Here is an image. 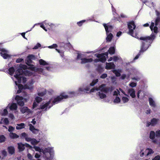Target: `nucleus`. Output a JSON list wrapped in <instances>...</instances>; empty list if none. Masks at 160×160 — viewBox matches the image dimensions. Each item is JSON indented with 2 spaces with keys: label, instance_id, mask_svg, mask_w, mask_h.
Instances as JSON below:
<instances>
[{
  "label": "nucleus",
  "instance_id": "nucleus-34",
  "mask_svg": "<svg viewBox=\"0 0 160 160\" xmlns=\"http://www.w3.org/2000/svg\"><path fill=\"white\" fill-rule=\"evenodd\" d=\"M8 113V111L7 109H5L2 112H1V114L2 116H5Z\"/></svg>",
  "mask_w": 160,
  "mask_h": 160
},
{
  "label": "nucleus",
  "instance_id": "nucleus-46",
  "mask_svg": "<svg viewBox=\"0 0 160 160\" xmlns=\"http://www.w3.org/2000/svg\"><path fill=\"white\" fill-rule=\"evenodd\" d=\"M119 93V91L118 89H116L114 92L113 95L117 96Z\"/></svg>",
  "mask_w": 160,
  "mask_h": 160
},
{
  "label": "nucleus",
  "instance_id": "nucleus-22",
  "mask_svg": "<svg viewBox=\"0 0 160 160\" xmlns=\"http://www.w3.org/2000/svg\"><path fill=\"white\" fill-rule=\"evenodd\" d=\"M149 100L150 105L151 107H156V105L155 102L152 98H149Z\"/></svg>",
  "mask_w": 160,
  "mask_h": 160
},
{
  "label": "nucleus",
  "instance_id": "nucleus-2",
  "mask_svg": "<svg viewBox=\"0 0 160 160\" xmlns=\"http://www.w3.org/2000/svg\"><path fill=\"white\" fill-rule=\"evenodd\" d=\"M155 38V35L154 34H152L151 37H141L140 38V40H142L143 41L142 42V45L141 47V49L140 52H143L146 51L148 48V44L144 45L145 43H147L148 40H153Z\"/></svg>",
  "mask_w": 160,
  "mask_h": 160
},
{
  "label": "nucleus",
  "instance_id": "nucleus-5",
  "mask_svg": "<svg viewBox=\"0 0 160 160\" xmlns=\"http://www.w3.org/2000/svg\"><path fill=\"white\" fill-rule=\"evenodd\" d=\"M96 90L101 91L100 92H98V95L100 98H104L106 97V95L102 93V92H106L108 90V88L105 87V85L102 84L98 88H96Z\"/></svg>",
  "mask_w": 160,
  "mask_h": 160
},
{
  "label": "nucleus",
  "instance_id": "nucleus-21",
  "mask_svg": "<svg viewBox=\"0 0 160 160\" xmlns=\"http://www.w3.org/2000/svg\"><path fill=\"white\" fill-rule=\"evenodd\" d=\"M114 65L112 62L107 63L106 64V68L107 69H110L114 68Z\"/></svg>",
  "mask_w": 160,
  "mask_h": 160
},
{
  "label": "nucleus",
  "instance_id": "nucleus-55",
  "mask_svg": "<svg viewBox=\"0 0 160 160\" xmlns=\"http://www.w3.org/2000/svg\"><path fill=\"white\" fill-rule=\"evenodd\" d=\"M23 59L22 58H18L16 60V62L19 63L23 61Z\"/></svg>",
  "mask_w": 160,
  "mask_h": 160
},
{
  "label": "nucleus",
  "instance_id": "nucleus-49",
  "mask_svg": "<svg viewBox=\"0 0 160 160\" xmlns=\"http://www.w3.org/2000/svg\"><path fill=\"white\" fill-rule=\"evenodd\" d=\"M160 159V157L159 155L156 156L152 160H159Z\"/></svg>",
  "mask_w": 160,
  "mask_h": 160
},
{
  "label": "nucleus",
  "instance_id": "nucleus-31",
  "mask_svg": "<svg viewBox=\"0 0 160 160\" xmlns=\"http://www.w3.org/2000/svg\"><path fill=\"white\" fill-rule=\"evenodd\" d=\"M39 142V141L34 138L32 139L31 142V144L32 145H35L38 143Z\"/></svg>",
  "mask_w": 160,
  "mask_h": 160
},
{
  "label": "nucleus",
  "instance_id": "nucleus-43",
  "mask_svg": "<svg viewBox=\"0 0 160 160\" xmlns=\"http://www.w3.org/2000/svg\"><path fill=\"white\" fill-rule=\"evenodd\" d=\"M98 81V79H96L93 80L92 82L90 83V85L91 86H94L97 82Z\"/></svg>",
  "mask_w": 160,
  "mask_h": 160
},
{
  "label": "nucleus",
  "instance_id": "nucleus-48",
  "mask_svg": "<svg viewBox=\"0 0 160 160\" xmlns=\"http://www.w3.org/2000/svg\"><path fill=\"white\" fill-rule=\"evenodd\" d=\"M120 59V58L119 57L115 56L113 58V60L114 61H116L118 60H119Z\"/></svg>",
  "mask_w": 160,
  "mask_h": 160
},
{
  "label": "nucleus",
  "instance_id": "nucleus-51",
  "mask_svg": "<svg viewBox=\"0 0 160 160\" xmlns=\"http://www.w3.org/2000/svg\"><path fill=\"white\" fill-rule=\"evenodd\" d=\"M40 26V27L42 28L43 29H44L46 31H47V30L45 28V27L44 26L43 24V23H39Z\"/></svg>",
  "mask_w": 160,
  "mask_h": 160
},
{
  "label": "nucleus",
  "instance_id": "nucleus-52",
  "mask_svg": "<svg viewBox=\"0 0 160 160\" xmlns=\"http://www.w3.org/2000/svg\"><path fill=\"white\" fill-rule=\"evenodd\" d=\"M41 46V45L39 43H38L37 45L35 46L33 48V49H36L38 48V47H39Z\"/></svg>",
  "mask_w": 160,
  "mask_h": 160
},
{
  "label": "nucleus",
  "instance_id": "nucleus-30",
  "mask_svg": "<svg viewBox=\"0 0 160 160\" xmlns=\"http://www.w3.org/2000/svg\"><path fill=\"white\" fill-rule=\"evenodd\" d=\"M109 53L111 54H114L115 52V48L114 47H111L109 48L108 50Z\"/></svg>",
  "mask_w": 160,
  "mask_h": 160
},
{
  "label": "nucleus",
  "instance_id": "nucleus-26",
  "mask_svg": "<svg viewBox=\"0 0 160 160\" xmlns=\"http://www.w3.org/2000/svg\"><path fill=\"white\" fill-rule=\"evenodd\" d=\"M107 37L106 38V40L107 42H110L112 37V35L111 33H107Z\"/></svg>",
  "mask_w": 160,
  "mask_h": 160
},
{
  "label": "nucleus",
  "instance_id": "nucleus-8",
  "mask_svg": "<svg viewBox=\"0 0 160 160\" xmlns=\"http://www.w3.org/2000/svg\"><path fill=\"white\" fill-rule=\"evenodd\" d=\"M108 53L107 52H105V53H102L101 54H98L97 55V57L99 59L95 60V62H97L99 61L102 62H105L106 59V58L108 57Z\"/></svg>",
  "mask_w": 160,
  "mask_h": 160
},
{
  "label": "nucleus",
  "instance_id": "nucleus-16",
  "mask_svg": "<svg viewBox=\"0 0 160 160\" xmlns=\"http://www.w3.org/2000/svg\"><path fill=\"white\" fill-rule=\"evenodd\" d=\"M8 108L11 110L16 111L18 107L16 104L15 103H12L9 104L7 107Z\"/></svg>",
  "mask_w": 160,
  "mask_h": 160
},
{
  "label": "nucleus",
  "instance_id": "nucleus-29",
  "mask_svg": "<svg viewBox=\"0 0 160 160\" xmlns=\"http://www.w3.org/2000/svg\"><path fill=\"white\" fill-rule=\"evenodd\" d=\"M39 62L40 64L42 65H46L48 64V62L42 59H40L39 60Z\"/></svg>",
  "mask_w": 160,
  "mask_h": 160
},
{
  "label": "nucleus",
  "instance_id": "nucleus-33",
  "mask_svg": "<svg viewBox=\"0 0 160 160\" xmlns=\"http://www.w3.org/2000/svg\"><path fill=\"white\" fill-rule=\"evenodd\" d=\"M34 58V56L33 55H29L28 57V60L27 62V64H28V63H30L31 62V59H32Z\"/></svg>",
  "mask_w": 160,
  "mask_h": 160
},
{
  "label": "nucleus",
  "instance_id": "nucleus-15",
  "mask_svg": "<svg viewBox=\"0 0 160 160\" xmlns=\"http://www.w3.org/2000/svg\"><path fill=\"white\" fill-rule=\"evenodd\" d=\"M103 25L107 33H109V32H110L111 31V30L113 28L112 26L110 25L108 23L107 24H106L104 23Z\"/></svg>",
  "mask_w": 160,
  "mask_h": 160
},
{
  "label": "nucleus",
  "instance_id": "nucleus-3",
  "mask_svg": "<svg viewBox=\"0 0 160 160\" xmlns=\"http://www.w3.org/2000/svg\"><path fill=\"white\" fill-rule=\"evenodd\" d=\"M23 70L22 69L19 68L15 72V74L14 75V77L18 80L19 83H21L22 82H25L26 81V78L24 77V75L22 74Z\"/></svg>",
  "mask_w": 160,
  "mask_h": 160
},
{
  "label": "nucleus",
  "instance_id": "nucleus-6",
  "mask_svg": "<svg viewBox=\"0 0 160 160\" xmlns=\"http://www.w3.org/2000/svg\"><path fill=\"white\" fill-rule=\"evenodd\" d=\"M33 148L35 149L36 151H38L39 152H42L43 153H45L46 152H48L51 154L53 152V149L50 148H46L45 149L43 150V149L40 148L39 147L37 146H34Z\"/></svg>",
  "mask_w": 160,
  "mask_h": 160
},
{
  "label": "nucleus",
  "instance_id": "nucleus-64",
  "mask_svg": "<svg viewBox=\"0 0 160 160\" xmlns=\"http://www.w3.org/2000/svg\"><path fill=\"white\" fill-rule=\"evenodd\" d=\"M40 157V155L38 153H36V154L35 156V157L36 158H39Z\"/></svg>",
  "mask_w": 160,
  "mask_h": 160
},
{
  "label": "nucleus",
  "instance_id": "nucleus-14",
  "mask_svg": "<svg viewBox=\"0 0 160 160\" xmlns=\"http://www.w3.org/2000/svg\"><path fill=\"white\" fill-rule=\"evenodd\" d=\"M158 119L153 118L151 120V122H147L146 126L148 127L150 125L152 126H154L158 123Z\"/></svg>",
  "mask_w": 160,
  "mask_h": 160
},
{
  "label": "nucleus",
  "instance_id": "nucleus-50",
  "mask_svg": "<svg viewBox=\"0 0 160 160\" xmlns=\"http://www.w3.org/2000/svg\"><path fill=\"white\" fill-rule=\"evenodd\" d=\"M25 139V140H26V141H27V142H31V141L32 139V138H28V137H26Z\"/></svg>",
  "mask_w": 160,
  "mask_h": 160
},
{
  "label": "nucleus",
  "instance_id": "nucleus-24",
  "mask_svg": "<svg viewBox=\"0 0 160 160\" xmlns=\"http://www.w3.org/2000/svg\"><path fill=\"white\" fill-rule=\"evenodd\" d=\"M17 126L16 127V128L17 130H19L22 129L24 128L25 124L24 123H21L17 124Z\"/></svg>",
  "mask_w": 160,
  "mask_h": 160
},
{
  "label": "nucleus",
  "instance_id": "nucleus-10",
  "mask_svg": "<svg viewBox=\"0 0 160 160\" xmlns=\"http://www.w3.org/2000/svg\"><path fill=\"white\" fill-rule=\"evenodd\" d=\"M82 54L78 53V56H77V59H81V62L82 64H85L86 63H88L89 62H91L92 61L93 59L92 58H89L87 59L86 58H82Z\"/></svg>",
  "mask_w": 160,
  "mask_h": 160
},
{
  "label": "nucleus",
  "instance_id": "nucleus-41",
  "mask_svg": "<svg viewBox=\"0 0 160 160\" xmlns=\"http://www.w3.org/2000/svg\"><path fill=\"white\" fill-rule=\"evenodd\" d=\"M46 92V90H44V91H43L42 92H39L38 93V95L41 96H44Z\"/></svg>",
  "mask_w": 160,
  "mask_h": 160
},
{
  "label": "nucleus",
  "instance_id": "nucleus-53",
  "mask_svg": "<svg viewBox=\"0 0 160 160\" xmlns=\"http://www.w3.org/2000/svg\"><path fill=\"white\" fill-rule=\"evenodd\" d=\"M107 75L106 74H102L100 77V78H104L106 77H107Z\"/></svg>",
  "mask_w": 160,
  "mask_h": 160
},
{
  "label": "nucleus",
  "instance_id": "nucleus-63",
  "mask_svg": "<svg viewBox=\"0 0 160 160\" xmlns=\"http://www.w3.org/2000/svg\"><path fill=\"white\" fill-rule=\"evenodd\" d=\"M26 72H27V73H26V74L27 75H28V76H30L32 75V74L31 73V72H30L28 70L26 71Z\"/></svg>",
  "mask_w": 160,
  "mask_h": 160
},
{
  "label": "nucleus",
  "instance_id": "nucleus-32",
  "mask_svg": "<svg viewBox=\"0 0 160 160\" xmlns=\"http://www.w3.org/2000/svg\"><path fill=\"white\" fill-rule=\"evenodd\" d=\"M14 71V69L13 67L10 68L9 69V74L11 75H12Z\"/></svg>",
  "mask_w": 160,
  "mask_h": 160
},
{
  "label": "nucleus",
  "instance_id": "nucleus-20",
  "mask_svg": "<svg viewBox=\"0 0 160 160\" xmlns=\"http://www.w3.org/2000/svg\"><path fill=\"white\" fill-rule=\"evenodd\" d=\"M29 68L30 69L35 71H38L39 72H42L43 70V69L41 68H36L33 67V65L31 66Z\"/></svg>",
  "mask_w": 160,
  "mask_h": 160
},
{
  "label": "nucleus",
  "instance_id": "nucleus-60",
  "mask_svg": "<svg viewBox=\"0 0 160 160\" xmlns=\"http://www.w3.org/2000/svg\"><path fill=\"white\" fill-rule=\"evenodd\" d=\"M142 150H141V152L140 153V156L141 157H142L144 155V152H142Z\"/></svg>",
  "mask_w": 160,
  "mask_h": 160
},
{
  "label": "nucleus",
  "instance_id": "nucleus-56",
  "mask_svg": "<svg viewBox=\"0 0 160 160\" xmlns=\"http://www.w3.org/2000/svg\"><path fill=\"white\" fill-rule=\"evenodd\" d=\"M21 135L22 137H25V138H26V137H27V134H26V133L25 132L22 133V134Z\"/></svg>",
  "mask_w": 160,
  "mask_h": 160
},
{
  "label": "nucleus",
  "instance_id": "nucleus-28",
  "mask_svg": "<svg viewBox=\"0 0 160 160\" xmlns=\"http://www.w3.org/2000/svg\"><path fill=\"white\" fill-rule=\"evenodd\" d=\"M8 151L9 153L13 154L14 152V149L13 147H9L8 148Z\"/></svg>",
  "mask_w": 160,
  "mask_h": 160
},
{
  "label": "nucleus",
  "instance_id": "nucleus-17",
  "mask_svg": "<svg viewBox=\"0 0 160 160\" xmlns=\"http://www.w3.org/2000/svg\"><path fill=\"white\" fill-rule=\"evenodd\" d=\"M29 129L33 133L35 134H37L38 133L39 130L35 128L34 127L32 126V124H29Z\"/></svg>",
  "mask_w": 160,
  "mask_h": 160
},
{
  "label": "nucleus",
  "instance_id": "nucleus-58",
  "mask_svg": "<svg viewBox=\"0 0 160 160\" xmlns=\"http://www.w3.org/2000/svg\"><path fill=\"white\" fill-rule=\"evenodd\" d=\"M2 154L4 156H6L7 154V152L5 150H3L2 151Z\"/></svg>",
  "mask_w": 160,
  "mask_h": 160
},
{
  "label": "nucleus",
  "instance_id": "nucleus-18",
  "mask_svg": "<svg viewBox=\"0 0 160 160\" xmlns=\"http://www.w3.org/2000/svg\"><path fill=\"white\" fill-rule=\"evenodd\" d=\"M135 93V91L133 88L128 89V93L132 98H134L136 97Z\"/></svg>",
  "mask_w": 160,
  "mask_h": 160
},
{
  "label": "nucleus",
  "instance_id": "nucleus-35",
  "mask_svg": "<svg viewBox=\"0 0 160 160\" xmlns=\"http://www.w3.org/2000/svg\"><path fill=\"white\" fill-rule=\"evenodd\" d=\"M79 90L80 92H82L83 93H85V91H88L89 90V88H87L86 89H84L83 88H79Z\"/></svg>",
  "mask_w": 160,
  "mask_h": 160
},
{
  "label": "nucleus",
  "instance_id": "nucleus-54",
  "mask_svg": "<svg viewBox=\"0 0 160 160\" xmlns=\"http://www.w3.org/2000/svg\"><path fill=\"white\" fill-rule=\"evenodd\" d=\"M37 102L34 101L33 104V108H34L37 106Z\"/></svg>",
  "mask_w": 160,
  "mask_h": 160
},
{
  "label": "nucleus",
  "instance_id": "nucleus-36",
  "mask_svg": "<svg viewBox=\"0 0 160 160\" xmlns=\"http://www.w3.org/2000/svg\"><path fill=\"white\" fill-rule=\"evenodd\" d=\"M2 119H3V123H4L6 125L8 124L9 123V121L7 118H2Z\"/></svg>",
  "mask_w": 160,
  "mask_h": 160
},
{
  "label": "nucleus",
  "instance_id": "nucleus-57",
  "mask_svg": "<svg viewBox=\"0 0 160 160\" xmlns=\"http://www.w3.org/2000/svg\"><path fill=\"white\" fill-rule=\"evenodd\" d=\"M9 117L12 119H13L14 118V116L13 114H10L9 115Z\"/></svg>",
  "mask_w": 160,
  "mask_h": 160
},
{
  "label": "nucleus",
  "instance_id": "nucleus-25",
  "mask_svg": "<svg viewBox=\"0 0 160 160\" xmlns=\"http://www.w3.org/2000/svg\"><path fill=\"white\" fill-rule=\"evenodd\" d=\"M9 136L12 139L17 138L19 137L18 135L13 132H10L9 134Z\"/></svg>",
  "mask_w": 160,
  "mask_h": 160
},
{
  "label": "nucleus",
  "instance_id": "nucleus-62",
  "mask_svg": "<svg viewBox=\"0 0 160 160\" xmlns=\"http://www.w3.org/2000/svg\"><path fill=\"white\" fill-rule=\"evenodd\" d=\"M85 22V21H83H83H80V22H78L77 23V24H78L79 26H80L81 25V24H82V22Z\"/></svg>",
  "mask_w": 160,
  "mask_h": 160
},
{
  "label": "nucleus",
  "instance_id": "nucleus-39",
  "mask_svg": "<svg viewBox=\"0 0 160 160\" xmlns=\"http://www.w3.org/2000/svg\"><path fill=\"white\" fill-rule=\"evenodd\" d=\"M113 72L118 77L120 76V71H118L117 70H114L113 71Z\"/></svg>",
  "mask_w": 160,
  "mask_h": 160
},
{
  "label": "nucleus",
  "instance_id": "nucleus-61",
  "mask_svg": "<svg viewBox=\"0 0 160 160\" xmlns=\"http://www.w3.org/2000/svg\"><path fill=\"white\" fill-rule=\"evenodd\" d=\"M119 91H121L122 92L123 94H124L125 95H126L125 93V92L121 88H119Z\"/></svg>",
  "mask_w": 160,
  "mask_h": 160
},
{
  "label": "nucleus",
  "instance_id": "nucleus-47",
  "mask_svg": "<svg viewBox=\"0 0 160 160\" xmlns=\"http://www.w3.org/2000/svg\"><path fill=\"white\" fill-rule=\"evenodd\" d=\"M57 47H58V45L56 44H54L51 46H49L48 47V48H57Z\"/></svg>",
  "mask_w": 160,
  "mask_h": 160
},
{
  "label": "nucleus",
  "instance_id": "nucleus-1",
  "mask_svg": "<svg viewBox=\"0 0 160 160\" xmlns=\"http://www.w3.org/2000/svg\"><path fill=\"white\" fill-rule=\"evenodd\" d=\"M68 97V96L66 95L65 93H62L56 98H52L48 102L45 103H43L40 106V109L46 110L47 109L50 108L52 106L51 102L53 104L57 103L63 99H66Z\"/></svg>",
  "mask_w": 160,
  "mask_h": 160
},
{
  "label": "nucleus",
  "instance_id": "nucleus-23",
  "mask_svg": "<svg viewBox=\"0 0 160 160\" xmlns=\"http://www.w3.org/2000/svg\"><path fill=\"white\" fill-rule=\"evenodd\" d=\"M144 152L145 154L146 155V156H148L149 155L153 153V152L151 149L149 148H147L145 150Z\"/></svg>",
  "mask_w": 160,
  "mask_h": 160
},
{
  "label": "nucleus",
  "instance_id": "nucleus-44",
  "mask_svg": "<svg viewBox=\"0 0 160 160\" xmlns=\"http://www.w3.org/2000/svg\"><path fill=\"white\" fill-rule=\"evenodd\" d=\"M15 128L12 126H9L8 127V131L9 132H12L14 131Z\"/></svg>",
  "mask_w": 160,
  "mask_h": 160
},
{
  "label": "nucleus",
  "instance_id": "nucleus-45",
  "mask_svg": "<svg viewBox=\"0 0 160 160\" xmlns=\"http://www.w3.org/2000/svg\"><path fill=\"white\" fill-rule=\"evenodd\" d=\"M137 84L136 83L132 82L129 84V86L132 87H134L136 86Z\"/></svg>",
  "mask_w": 160,
  "mask_h": 160
},
{
  "label": "nucleus",
  "instance_id": "nucleus-27",
  "mask_svg": "<svg viewBox=\"0 0 160 160\" xmlns=\"http://www.w3.org/2000/svg\"><path fill=\"white\" fill-rule=\"evenodd\" d=\"M18 148L20 151H22L25 148V144H22V143H19L18 144Z\"/></svg>",
  "mask_w": 160,
  "mask_h": 160
},
{
  "label": "nucleus",
  "instance_id": "nucleus-42",
  "mask_svg": "<svg viewBox=\"0 0 160 160\" xmlns=\"http://www.w3.org/2000/svg\"><path fill=\"white\" fill-rule=\"evenodd\" d=\"M120 98L117 97H116L115 99L114 100V102L118 103L120 102Z\"/></svg>",
  "mask_w": 160,
  "mask_h": 160
},
{
  "label": "nucleus",
  "instance_id": "nucleus-12",
  "mask_svg": "<svg viewBox=\"0 0 160 160\" xmlns=\"http://www.w3.org/2000/svg\"><path fill=\"white\" fill-rule=\"evenodd\" d=\"M0 50L1 52H0V54L4 58L7 59L10 57V56L8 53V51L6 50L5 49L2 48Z\"/></svg>",
  "mask_w": 160,
  "mask_h": 160
},
{
  "label": "nucleus",
  "instance_id": "nucleus-38",
  "mask_svg": "<svg viewBox=\"0 0 160 160\" xmlns=\"http://www.w3.org/2000/svg\"><path fill=\"white\" fill-rule=\"evenodd\" d=\"M122 100L124 103H125L127 102L128 101L129 99L127 97H123L122 98Z\"/></svg>",
  "mask_w": 160,
  "mask_h": 160
},
{
  "label": "nucleus",
  "instance_id": "nucleus-13",
  "mask_svg": "<svg viewBox=\"0 0 160 160\" xmlns=\"http://www.w3.org/2000/svg\"><path fill=\"white\" fill-rule=\"evenodd\" d=\"M156 136V133L153 131H151L150 132L149 137L152 140V142L157 144H159L158 143L156 139L155 138V136Z\"/></svg>",
  "mask_w": 160,
  "mask_h": 160
},
{
  "label": "nucleus",
  "instance_id": "nucleus-11",
  "mask_svg": "<svg viewBox=\"0 0 160 160\" xmlns=\"http://www.w3.org/2000/svg\"><path fill=\"white\" fill-rule=\"evenodd\" d=\"M15 99L17 101L18 104L21 106H23L24 104L23 101L26 102L27 100L26 99H24L22 97L18 96H17Z\"/></svg>",
  "mask_w": 160,
  "mask_h": 160
},
{
  "label": "nucleus",
  "instance_id": "nucleus-40",
  "mask_svg": "<svg viewBox=\"0 0 160 160\" xmlns=\"http://www.w3.org/2000/svg\"><path fill=\"white\" fill-rule=\"evenodd\" d=\"M5 138L3 135H1L0 136V142H2L5 141Z\"/></svg>",
  "mask_w": 160,
  "mask_h": 160
},
{
  "label": "nucleus",
  "instance_id": "nucleus-59",
  "mask_svg": "<svg viewBox=\"0 0 160 160\" xmlns=\"http://www.w3.org/2000/svg\"><path fill=\"white\" fill-rule=\"evenodd\" d=\"M25 146H26L27 147H28L30 148H32V147L27 143H25Z\"/></svg>",
  "mask_w": 160,
  "mask_h": 160
},
{
  "label": "nucleus",
  "instance_id": "nucleus-37",
  "mask_svg": "<svg viewBox=\"0 0 160 160\" xmlns=\"http://www.w3.org/2000/svg\"><path fill=\"white\" fill-rule=\"evenodd\" d=\"M35 99V101L37 103H39L42 100V98L39 97H36Z\"/></svg>",
  "mask_w": 160,
  "mask_h": 160
},
{
  "label": "nucleus",
  "instance_id": "nucleus-9",
  "mask_svg": "<svg viewBox=\"0 0 160 160\" xmlns=\"http://www.w3.org/2000/svg\"><path fill=\"white\" fill-rule=\"evenodd\" d=\"M160 21V18L159 17H158L156 18L155 20V26L153 28V27L154 26V22H152L151 23V25L150 27V28L151 29L152 31L153 30V32L155 33H157L158 32V28L157 27V26L158 24V23Z\"/></svg>",
  "mask_w": 160,
  "mask_h": 160
},
{
  "label": "nucleus",
  "instance_id": "nucleus-19",
  "mask_svg": "<svg viewBox=\"0 0 160 160\" xmlns=\"http://www.w3.org/2000/svg\"><path fill=\"white\" fill-rule=\"evenodd\" d=\"M20 111L22 113H24L25 112L27 113H29L31 112V110L29 109L28 108L26 107H24L21 108Z\"/></svg>",
  "mask_w": 160,
  "mask_h": 160
},
{
  "label": "nucleus",
  "instance_id": "nucleus-7",
  "mask_svg": "<svg viewBox=\"0 0 160 160\" xmlns=\"http://www.w3.org/2000/svg\"><path fill=\"white\" fill-rule=\"evenodd\" d=\"M33 82H32L30 84H26L24 86H23L21 84H19L18 85V88L19 90L17 91V93H20L22 92V90L24 89H32L33 88V86L32 84Z\"/></svg>",
  "mask_w": 160,
  "mask_h": 160
},
{
  "label": "nucleus",
  "instance_id": "nucleus-4",
  "mask_svg": "<svg viewBox=\"0 0 160 160\" xmlns=\"http://www.w3.org/2000/svg\"><path fill=\"white\" fill-rule=\"evenodd\" d=\"M128 27L129 29L128 33L132 36L139 38L138 34L137 33H134L133 31L136 28V25L133 21L130 22L128 23Z\"/></svg>",
  "mask_w": 160,
  "mask_h": 160
}]
</instances>
